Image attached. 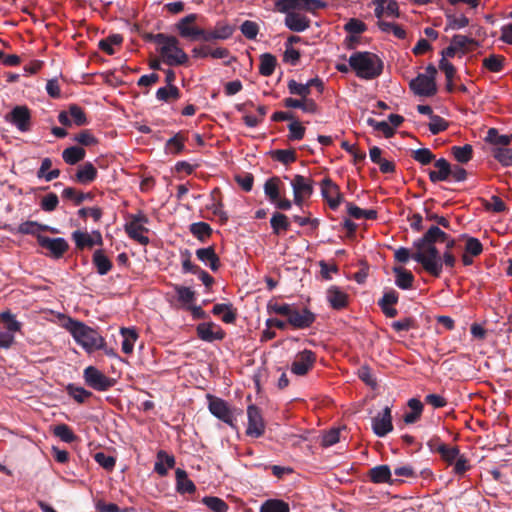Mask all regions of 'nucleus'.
<instances>
[{"label": "nucleus", "instance_id": "1", "mask_svg": "<svg viewBox=\"0 0 512 512\" xmlns=\"http://www.w3.org/2000/svg\"><path fill=\"white\" fill-rule=\"evenodd\" d=\"M437 243H445L446 250L450 251L455 245V240L438 226H432L422 238L413 243L415 252L412 254V259L420 263L426 272L435 277H439L443 271L441 254L436 248Z\"/></svg>", "mask_w": 512, "mask_h": 512}, {"label": "nucleus", "instance_id": "2", "mask_svg": "<svg viewBox=\"0 0 512 512\" xmlns=\"http://www.w3.org/2000/svg\"><path fill=\"white\" fill-rule=\"evenodd\" d=\"M325 7L322 0H276L275 10L285 14V26L294 32H303L310 26V20L300 12H315Z\"/></svg>", "mask_w": 512, "mask_h": 512}, {"label": "nucleus", "instance_id": "3", "mask_svg": "<svg viewBox=\"0 0 512 512\" xmlns=\"http://www.w3.org/2000/svg\"><path fill=\"white\" fill-rule=\"evenodd\" d=\"M64 327L83 349L89 351L104 348V338L96 329L87 326L85 323L68 317Z\"/></svg>", "mask_w": 512, "mask_h": 512}, {"label": "nucleus", "instance_id": "4", "mask_svg": "<svg viewBox=\"0 0 512 512\" xmlns=\"http://www.w3.org/2000/svg\"><path fill=\"white\" fill-rule=\"evenodd\" d=\"M349 65L357 77L372 80L378 77L383 70L381 59L371 52H355L349 57Z\"/></svg>", "mask_w": 512, "mask_h": 512}, {"label": "nucleus", "instance_id": "5", "mask_svg": "<svg viewBox=\"0 0 512 512\" xmlns=\"http://www.w3.org/2000/svg\"><path fill=\"white\" fill-rule=\"evenodd\" d=\"M151 38L159 45L160 55L167 65H183L188 61V55L180 48L176 37L158 33L152 35Z\"/></svg>", "mask_w": 512, "mask_h": 512}, {"label": "nucleus", "instance_id": "6", "mask_svg": "<svg viewBox=\"0 0 512 512\" xmlns=\"http://www.w3.org/2000/svg\"><path fill=\"white\" fill-rule=\"evenodd\" d=\"M147 223L148 218L142 212H138L128 216L124 229L129 238L141 245H147L149 243V238L146 236L148 229L145 227Z\"/></svg>", "mask_w": 512, "mask_h": 512}, {"label": "nucleus", "instance_id": "7", "mask_svg": "<svg viewBox=\"0 0 512 512\" xmlns=\"http://www.w3.org/2000/svg\"><path fill=\"white\" fill-rule=\"evenodd\" d=\"M83 378L88 387L99 392L108 391L116 384L114 378L106 376L94 366H88L84 369Z\"/></svg>", "mask_w": 512, "mask_h": 512}, {"label": "nucleus", "instance_id": "8", "mask_svg": "<svg viewBox=\"0 0 512 512\" xmlns=\"http://www.w3.org/2000/svg\"><path fill=\"white\" fill-rule=\"evenodd\" d=\"M435 75V67L429 66L426 73L419 74L410 82L411 90L419 96L429 97L434 95L436 93Z\"/></svg>", "mask_w": 512, "mask_h": 512}, {"label": "nucleus", "instance_id": "9", "mask_svg": "<svg viewBox=\"0 0 512 512\" xmlns=\"http://www.w3.org/2000/svg\"><path fill=\"white\" fill-rule=\"evenodd\" d=\"M5 120L20 132H28L31 129V112L27 106H15L5 115Z\"/></svg>", "mask_w": 512, "mask_h": 512}, {"label": "nucleus", "instance_id": "10", "mask_svg": "<svg viewBox=\"0 0 512 512\" xmlns=\"http://www.w3.org/2000/svg\"><path fill=\"white\" fill-rule=\"evenodd\" d=\"M208 400V408L211 414L229 426L235 427L236 419L229 404L225 400L211 395L208 396Z\"/></svg>", "mask_w": 512, "mask_h": 512}, {"label": "nucleus", "instance_id": "11", "mask_svg": "<svg viewBox=\"0 0 512 512\" xmlns=\"http://www.w3.org/2000/svg\"><path fill=\"white\" fill-rule=\"evenodd\" d=\"M248 424L246 435L252 438H259L265 433V422L260 409L255 405H249L247 408Z\"/></svg>", "mask_w": 512, "mask_h": 512}, {"label": "nucleus", "instance_id": "12", "mask_svg": "<svg viewBox=\"0 0 512 512\" xmlns=\"http://www.w3.org/2000/svg\"><path fill=\"white\" fill-rule=\"evenodd\" d=\"M196 18V14H189L182 18L177 24L178 32L183 38L192 40L202 39L205 41L206 31L193 25Z\"/></svg>", "mask_w": 512, "mask_h": 512}, {"label": "nucleus", "instance_id": "13", "mask_svg": "<svg viewBox=\"0 0 512 512\" xmlns=\"http://www.w3.org/2000/svg\"><path fill=\"white\" fill-rule=\"evenodd\" d=\"M37 241L42 248L47 249L50 255L55 258H61L68 250V242L62 238H50L44 235H37Z\"/></svg>", "mask_w": 512, "mask_h": 512}, {"label": "nucleus", "instance_id": "14", "mask_svg": "<svg viewBox=\"0 0 512 512\" xmlns=\"http://www.w3.org/2000/svg\"><path fill=\"white\" fill-rule=\"evenodd\" d=\"M294 203L301 206L304 199L310 197L313 192L312 181L302 175H296L291 181Z\"/></svg>", "mask_w": 512, "mask_h": 512}, {"label": "nucleus", "instance_id": "15", "mask_svg": "<svg viewBox=\"0 0 512 512\" xmlns=\"http://www.w3.org/2000/svg\"><path fill=\"white\" fill-rule=\"evenodd\" d=\"M71 237L76 247L80 250L92 248L95 245L102 246L103 244L102 235L98 230H94L90 233L76 230L72 233Z\"/></svg>", "mask_w": 512, "mask_h": 512}, {"label": "nucleus", "instance_id": "16", "mask_svg": "<svg viewBox=\"0 0 512 512\" xmlns=\"http://www.w3.org/2000/svg\"><path fill=\"white\" fill-rule=\"evenodd\" d=\"M372 429L378 437H384L392 431L391 409L388 406L372 419Z\"/></svg>", "mask_w": 512, "mask_h": 512}, {"label": "nucleus", "instance_id": "17", "mask_svg": "<svg viewBox=\"0 0 512 512\" xmlns=\"http://www.w3.org/2000/svg\"><path fill=\"white\" fill-rule=\"evenodd\" d=\"M376 18H398L399 6L395 0H372Z\"/></svg>", "mask_w": 512, "mask_h": 512}, {"label": "nucleus", "instance_id": "18", "mask_svg": "<svg viewBox=\"0 0 512 512\" xmlns=\"http://www.w3.org/2000/svg\"><path fill=\"white\" fill-rule=\"evenodd\" d=\"M315 321V315L308 309L293 308L288 323L297 329H305L310 327Z\"/></svg>", "mask_w": 512, "mask_h": 512}, {"label": "nucleus", "instance_id": "19", "mask_svg": "<svg viewBox=\"0 0 512 512\" xmlns=\"http://www.w3.org/2000/svg\"><path fill=\"white\" fill-rule=\"evenodd\" d=\"M321 192L331 209H336L341 203V194L331 179L325 178L321 183Z\"/></svg>", "mask_w": 512, "mask_h": 512}, {"label": "nucleus", "instance_id": "20", "mask_svg": "<svg viewBox=\"0 0 512 512\" xmlns=\"http://www.w3.org/2000/svg\"><path fill=\"white\" fill-rule=\"evenodd\" d=\"M199 337L205 341L220 340L224 337L221 327L213 322L201 323L197 327Z\"/></svg>", "mask_w": 512, "mask_h": 512}, {"label": "nucleus", "instance_id": "21", "mask_svg": "<svg viewBox=\"0 0 512 512\" xmlns=\"http://www.w3.org/2000/svg\"><path fill=\"white\" fill-rule=\"evenodd\" d=\"M315 361V354H302L292 362L291 372L297 376H303L313 367Z\"/></svg>", "mask_w": 512, "mask_h": 512}, {"label": "nucleus", "instance_id": "22", "mask_svg": "<svg viewBox=\"0 0 512 512\" xmlns=\"http://www.w3.org/2000/svg\"><path fill=\"white\" fill-rule=\"evenodd\" d=\"M197 258L212 271H217L220 266L219 257L213 247H205L196 250Z\"/></svg>", "mask_w": 512, "mask_h": 512}, {"label": "nucleus", "instance_id": "23", "mask_svg": "<svg viewBox=\"0 0 512 512\" xmlns=\"http://www.w3.org/2000/svg\"><path fill=\"white\" fill-rule=\"evenodd\" d=\"M434 166L437 168V170L429 172V179L432 182L436 183L439 181H445L449 178L451 174V165L446 159L440 158L436 160Z\"/></svg>", "mask_w": 512, "mask_h": 512}, {"label": "nucleus", "instance_id": "24", "mask_svg": "<svg viewBox=\"0 0 512 512\" xmlns=\"http://www.w3.org/2000/svg\"><path fill=\"white\" fill-rule=\"evenodd\" d=\"M175 465V457L168 454L164 450H160L157 453V460L154 465V471L160 476H165L169 469Z\"/></svg>", "mask_w": 512, "mask_h": 512}, {"label": "nucleus", "instance_id": "25", "mask_svg": "<svg viewBox=\"0 0 512 512\" xmlns=\"http://www.w3.org/2000/svg\"><path fill=\"white\" fill-rule=\"evenodd\" d=\"M97 177V169L91 162L79 166L75 174V180L81 184H89Z\"/></svg>", "mask_w": 512, "mask_h": 512}, {"label": "nucleus", "instance_id": "26", "mask_svg": "<svg viewBox=\"0 0 512 512\" xmlns=\"http://www.w3.org/2000/svg\"><path fill=\"white\" fill-rule=\"evenodd\" d=\"M327 300L334 309H342L347 305L348 296L340 288L332 286L327 291Z\"/></svg>", "mask_w": 512, "mask_h": 512}, {"label": "nucleus", "instance_id": "27", "mask_svg": "<svg viewBox=\"0 0 512 512\" xmlns=\"http://www.w3.org/2000/svg\"><path fill=\"white\" fill-rule=\"evenodd\" d=\"M284 105L287 108H299L306 113L314 114L317 112V105L314 100L309 98H286L284 100Z\"/></svg>", "mask_w": 512, "mask_h": 512}, {"label": "nucleus", "instance_id": "28", "mask_svg": "<svg viewBox=\"0 0 512 512\" xmlns=\"http://www.w3.org/2000/svg\"><path fill=\"white\" fill-rule=\"evenodd\" d=\"M369 475L371 481L374 483H393L391 470L388 465H379L372 468Z\"/></svg>", "mask_w": 512, "mask_h": 512}, {"label": "nucleus", "instance_id": "29", "mask_svg": "<svg viewBox=\"0 0 512 512\" xmlns=\"http://www.w3.org/2000/svg\"><path fill=\"white\" fill-rule=\"evenodd\" d=\"M233 29L227 24H217L212 31H206L205 41L225 40L231 37Z\"/></svg>", "mask_w": 512, "mask_h": 512}, {"label": "nucleus", "instance_id": "30", "mask_svg": "<svg viewBox=\"0 0 512 512\" xmlns=\"http://www.w3.org/2000/svg\"><path fill=\"white\" fill-rule=\"evenodd\" d=\"M277 64L276 57L270 53H264L260 56L259 73L268 77L274 73Z\"/></svg>", "mask_w": 512, "mask_h": 512}, {"label": "nucleus", "instance_id": "31", "mask_svg": "<svg viewBox=\"0 0 512 512\" xmlns=\"http://www.w3.org/2000/svg\"><path fill=\"white\" fill-rule=\"evenodd\" d=\"M282 182L278 177L269 178L264 184V193L273 203L280 197V186Z\"/></svg>", "mask_w": 512, "mask_h": 512}, {"label": "nucleus", "instance_id": "32", "mask_svg": "<svg viewBox=\"0 0 512 512\" xmlns=\"http://www.w3.org/2000/svg\"><path fill=\"white\" fill-rule=\"evenodd\" d=\"M212 312L227 324L233 323L236 319V313L231 304H216L214 305Z\"/></svg>", "mask_w": 512, "mask_h": 512}, {"label": "nucleus", "instance_id": "33", "mask_svg": "<svg viewBox=\"0 0 512 512\" xmlns=\"http://www.w3.org/2000/svg\"><path fill=\"white\" fill-rule=\"evenodd\" d=\"M177 490L180 493H193L196 489L194 483L188 478L187 473L178 468L175 472Z\"/></svg>", "mask_w": 512, "mask_h": 512}, {"label": "nucleus", "instance_id": "34", "mask_svg": "<svg viewBox=\"0 0 512 512\" xmlns=\"http://www.w3.org/2000/svg\"><path fill=\"white\" fill-rule=\"evenodd\" d=\"M0 321L6 331L11 332L13 335H15L16 332H19L22 328V323L19 322L15 315H13L10 311H4L0 313Z\"/></svg>", "mask_w": 512, "mask_h": 512}, {"label": "nucleus", "instance_id": "35", "mask_svg": "<svg viewBox=\"0 0 512 512\" xmlns=\"http://www.w3.org/2000/svg\"><path fill=\"white\" fill-rule=\"evenodd\" d=\"M85 155H86L85 150L78 146H72V147L66 148L62 152L63 160L69 165H74V164L78 163L79 161L83 160Z\"/></svg>", "mask_w": 512, "mask_h": 512}, {"label": "nucleus", "instance_id": "36", "mask_svg": "<svg viewBox=\"0 0 512 512\" xmlns=\"http://www.w3.org/2000/svg\"><path fill=\"white\" fill-rule=\"evenodd\" d=\"M93 263L100 275H106L112 268V263L102 250H96L93 254Z\"/></svg>", "mask_w": 512, "mask_h": 512}, {"label": "nucleus", "instance_id": "37", "mask_svg": "<svg viewBox=\"0 0 512 512\" xmlns=\"http://www.w3.org/2000/svg\"><path fill=\"white\" fill-rule=\"evenodd\" d=\"M347 213L354 219H375L377 212L374 209H362L353 203H347Z\"/></svg>", "mask_w": 512, "mask_h": 512}, {"label": "nucleus", "instance_id": "38", "mask_svg": "<svg viewBox=\"0 0 512 512\" xmlns=\"http://www.w3.org/2000/svg\"><path fill=\"white\" fill-rule=\"evenodd\" d=\"M52 167V160L50 158H44L41 162V166L37 172L38 178H44L46 181H52L59 177L60 170L59 169H53L50 170Z\"/></svg>", "mask_w": 512, "mask_h": 512}, {"label": "nucleus", "instance_id": "39", "mask_svg": "<svg viewBox=\"0 0 512 512\" xmlns=\"http://www.w3.org/2000/svg\"><path fill=\"white\" fill-rule=\"evenodd\" d=\"M289 505L283 500L268 499L260 507V512H289Z\"/></svg>", "mask_w": 512, "mask_h": 512}, {"label": "nucleus", "instance_id": "40", "mask_svg": "<svg viewBox=\"0 0 512 512\" xmlns=\"http://www.w3.org/2000/svg\"><path fill=\"white\" fill-rule=\"evenodd\" d=\"M345 31H347L351 36H348L346 38L347 41H354L353 35H359L366 31V24L356 18H351L348 20V22L344 25Z\"/></svg>", "mask_w": 512, "mask_h": 512}, {"label": "nucleus", "instance_id": "41", "mask_svg": "<svg viewBox=\"0 0 512 512\" xmlns=\"http://www.w3.org/2000/svg\"><path fill=\"white\" fill-rule=\"evenodd\" d=\"M394 272L396 274L395 284L400 289L406 290L412 286L414 277L411 272L402 268H394Z\"/></svg>", "mask_w": 512, "mask_h": 512}, {"label": "nucleus", "instance_id": "42", "mask_svg": "<svg viewBox=\"0 0 512 512\" xmlns=\"http://www.w3.org/2000/svg\"><path fill=\"white\" fill-rule=\"evenodd\" d=\"M493 157L505 167L512 166V148L493 147Z\"/></svg>", "mask_w": 512, "mask_h": 512}, {"label": "nucleus", "instance_id": "43", "mask_svg": "<svg viewBox=\"0 0 512 512\" xmlns=\"http://www.w3.org/2000/svg\"><path fill=\"white\" fill-rule=\"evenodd\" d=\"M270 224L275 234L285 232L290 227L287 216L282 213H274L270 219Z\"/></svg>", "mask_w": 512, "mask_h": 512}, {"label": "nucleus", "instance_id": "44", "mask_svg": "<svg viewBox=\"0 0 512 512\" xmlns=\"http://www.w3.org/2000/svg\"><path fill=\"white\" fill-rule=\"evenodd\" d=\"M485 140L494 147H507L510 144L509 135H501L495 128L488 130Z\"/></svg>", "mask_w": 512, "mask_h": 512}, {"label": "nucleus", "instance_id": "45", "mask_svg": "<svg viewBox=\"0 0 512 512\" xmlns=\"http://www.w3.org/2000/svg\"><path fill=\"white\" fill-rule=\"evenodd\" d=\"M122 335V352H132L134 344L137 341L138 335L134 329L123 328L121 329Z\"/></svg>", "mask_w": 512, "mask_h": 512}, {"label": "nucleus", "instance_id": "46", "mask_svg": "<svg viewBox=\"0 0 512 512\" xmlns=\"http://www.w3.org/2000/svg\"><path fill=\"white\" fill-rule=\"evenodd\" d=\"M66 391L76 402L84 403L88 398L92 396V393L83 387L75 384H69L66 387Z\"/></svg>", "mask_w": 512, "mask_h": 512}, {"label": "nucleus", "instance_id": "47", "mask_svg": "<svg viewBox=\"0 0 512 512\" xmlns=\"http://www.w3.org/2000/svg\"><path fill=\"white\" fill-rule=\"evenodd\" d=\"M202 503L206 505L212 512H227L228 505L224 500L215 496H206L202 499Z\"/></svg>", "mask_w": 512, "mask_h": 512}, {"label": "nucleus", "instance_id": "48", "mask_svg": "<svg viewBox=\"0 0 512 512\" xmlns=\"http://www.w3.org/2000/svg\"><path fill=\"white\" fill-rule=\"evenodd\" d=\"M437 451L448 464H453L461 456L457 447H450L446 444H440Z\"/></svg>", "mask_w": 512, "mask_h": 512}, {"label": "nucleus", "instance_id": "49", "mask_svg": "<svg viewBox=\"0 0 512 512\" xmlns=\"http://www.w3.org/2000/svg\"><path fill=\"white\" fill-rule=\"evenodd\" d=\"M184 141L185 139L183 136H181L180 134H176L166 142V153L172 155L179 154L184 149Z\"/></svg>", "mask_w": 512, "mask_h": 512}, {"label": "nucleus", "instance_id": "50", "mask_svg": "<svg viewBox=\"0 0 512 512\" xmlns=\"http://www.w3.org/2000/svg\"><path fill=\"white\" fill-rule=\"evenodd\" d=\"M53 433L56 437L60 438L65 443H72L76 440V435L66 424L56 425L53 429Z\"/></svg>", "mask_w": 512, "mask_h": 512}, {"label": "nucleus", "instance_id": "51", "mask_svg": "<svg viewBox=\"0 0 512 512\" xmlns=\"http://www.w3.org/2000/svg\"><path fill=\"white\" fill-rule=\"evenodd\" d=\"M190 232L199 240L204 241L211 235L212 229L205 222H196L190 225Z\"/></svg>", "mask_w": 512, "mask_h": 512}, {"label": "nucleus", "instance_id": "52", "mask_svg": "<svg viewBox=\"0 0 512 512\" xmlns=\"http://www.w3.org/2000/svg\"><path fill=\"white\" fill-rule=\"evenodd\" d=\"M472 152V146L469 144L452 147V154L454 158L460 163H467L472 158Z\"/></svg>", "mask_w": 512, "mask_h": 512}, {"label": "nucleus", "instance_id": "53", "mask_svg": "<svg viewBox=\"0 0 512 512\" xmlns=\"http://www.w3.org/2000/svg\"><path fill=\"white\" fill-rule=\"evenodd\" d=\"M366 123L374 130L381 132L386 138L394 135V128L386 121H377L374 118H368Z\"/></svg>", "mask_w": 512, "mask_h": 512}, {"label": "nucleus", "instance_id": "54", "mask_svg": "<svg viewBox=\"0 0 512 512\" xmlns=\"http://www.w3.org/2000/svg\"><path fill=\"white\" fill-rule=\"evenodd\" d=\"M272 158L288 165L296 160V153L291 149H279L272 152Z\"/></svg>", "mask_w": 512, "mask_h": 512}, {"label": "nucleus", "instance_id": "55", "mask_svg": "<svg viewBox=\"0 0 512 512\" xmlns=\"http://www.w3.org/2000/svg\"><path fill=\"white\" fill-rule=\"evenodd\" d=\"M504 58L498 55H490L483 59V66L491 72H500L503 69Z\"/></svg>", "mask_w": 512, "mask_h": 512}, {"label": "nucleus", "instance_id": "56", "mask_svg": "<svg viewBox=\"0 0 512 512\" xmlns=\"http://www.w3.org/2000/svg\"><path fill=\"white\" fill-rule=\"evenodd\" d=\"M62 197L65 199H68V200H72L75 202L76 205H79L84 200L90 198L91 195L89 193L85 194V193L78 192L76 189H74L72 187H66L62 191Z\"/></svg>", "mask_w": 512, "mask_h": 512}, {"label": "nucleus", "instance_id": "57", "mask_svg": "<svg viewBox=\"0 0 512 512\" xmlns=\"http://www.w3.org/2000/svg\"><path fill=\"white\" fill-rule=\"evenodd\" d=\"M466 242H465V249L464 252L472 255V256H478L483 251V245L479 241V239L475 237L465 236Z\"/></svg>", "mask_w": 512, "mask_h": 512}, {"label": "nucleus", "instance_id": "58", "mask_svg": "<svg viewBox=\"0 0 512 512\" xmlns=\"http://www.w3.org/2000/svg\"><path fill=\"white\" fill-rule=\"evenodd\" d=\"M179 97V90L174 85L161 87L156 92V98L160 101H168L170 98L177 99Z\"/></svg>", "mask_w": 512, "mask_h": 512}, {"label": "nucleus", "instance_id": "59", "mask_svg": "<svg viewBox=\"0 0 512 512\" xmlns=\"http://www.w3.org/2000/svg\"><path fill=\"white\" fill-rule=\"evenodd\" d=\"M240 31L247 39L253 40L259 33V26L254 21L246 20L241 24Z\"/></svg>", "mask_w": 512, "mask_h": 512}, {"label": "nucleus", "instance_id": "60", "mask_svg": "<svg viewBox=\"0 0 512 512\" xmlns=\"http://www.w3.org/2000/svg\"><path fill=\"white\" fill-rule=\"evenodd\" d=\"M288 90L291 94L301 96V98H308V95L310 94V88L306 83H298L295 80H290L288 82Z\"/></svg>", "mask_w": 512, "mask_h": 512}, {"label": "nucleus", "instance_id": "61", "mask_svg": "<svg viewBox=\"0 0 512 512\" xmlns=\"http://www.w3.org/2000/svg\"><path fill=\"white\" fill-rule=\"evenodd\" d=\"M122 42V37L120 35H112L105 40H101L99 43V47L101 50L106 52L109 55L114 54V45H120Z\"/></svg>", "mask_w": 512, "mask_h": 512}, {"label": "nucleus", "instance_id": "62", "mask_svg": "<svg viewBox=\"0 0 512 512\" xmlns=\"http://www.w3.org/2000/svg\"><path fill=\"white\" fill-rule=\"evenodd\" d=\"M95 461L104 469L110 471L116 464V459L113 456L107 455L104 452H98L94 455Z\"/></svg>", "mask_w": 512, "mask_h": 512}, {"label": "nucleus", "instance_id": "63", "mask_svg": "<svg viewBox=\"0 0 512 512\" xmlns=\"http://www.w3.org/2000/svg\"><path fill=\"white\" fill-rule=\"evenodd\" d=\"M46 229V226H42L34 221H26L18 226V232L21 234L34 235L40 230Z\"/></svg>", "mask_w": 512, "mask_h": 512}, {"label": "nucleus", "instance_id": "64", "mask_svg": "<svg viewBox=\"0 0 512 512\" xmlns=\"http://www.w3.org/2000/svg\"><path fill=\"white\" fill-rule=\"evenodd\" d=\"M429 123V130L433 135H436L447 129L448 123L438 115H432Z\"/></svg>", "mask_w": 512, "mask_h": 512}]
</instances>
